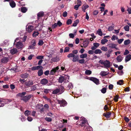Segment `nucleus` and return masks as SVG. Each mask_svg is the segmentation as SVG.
Returning a JSON list of instances; mask_svg holds the SVG:
<instances>
[{
	"label": "nucleus",
	"mask_w": 131,
	"mask_h": 131,
	"mask_svg": "<svg viewBox=\"0 0 131 131\" xmlns=\"http://www.w3.org/2000/svg\"><path fill=\"white\" fill-rule=\"evenodd\" d=\"M74 54L73 53H70L69 54L68 56L67 57L68 58L70 57H74Z\"/></svg>",
	"instance_id": "39"
},
{
	"label": "nucleus",
	"mask_w": 131,
	"mask_h": 131,
	"mask_svg": "<svg viewBox=\"0 0 131 131\" xmlns=\"http://www.w3.org/2000/svg\"><path fill=\"white\" fill-rule=\"evenodd\" d=\"M108 46L109 48H116V44L113 43H110L108 45Z\"/></svg>",
	"instance_id": "19"
},
{
	"label": "nucleus",
	"mask_w": 131,
	"mask_h": 131,
	"mask_svg": "<svg viewBox=\"0 0 131 131\" xmlns=\"http://www.w3.org/2000/svg\"><path fill=\"white\" fill-rule=\"evenodd\" d=\"M129 53V51L127 50L126 49L125 50V52L124 53V55H126L128 54Z\"/></svg>",
	"instance_id": "61"
},
{
	"label": "nucleus",
	"mask_w": 131,
	"mask_h": 131,
	"mask_svg": "<svg viewBox=\"0 0 131 131\" xmlns=\"http://www.w3.org/2000/svg\"><path fill=\"white\" fill-rule=\"evenodd\" d=\"M58 103L60 104L61 107H64L67 104L66 102L64 100H58Z\"/></svg>",
	"instance_id": "3"
},
{
	"label": "nucleus",
	"mask_w": 131,
	"mask_h": 131,
	"mask_svg": "<svg viewBox=\"0 0 131 131\" xmlns=\"http://www.w3.org/2000/svg\"><path fill=\"white\" fill-rule=\"evenodd\" d=\"M49 71L47 70L45 71L44 72L45 74L46 75H48L49 73Z\"/></svg>",
	"instance_id": "63"
},
{
	"label": "nucleus",
	"mask_w": 131,
	"mask_h": 131,
	"mask_svg": "<svg viewBox=\"0 0 131 131\" xmlns=\"http://www.w3.org/2000/svg\"><path fill=\"white\" fill-rule=\"evenodd\" d=\"M31 45L30 46V48L33 49L36 45V42L35 40H32L31 41Z\"/></svg>",
	"instance_id": "15"
},
{
	"label": "nucleus",
	"mask_w": 131,
	"mask_h": 131,
	"mask_svg": "<svg viewBox=\"0 0 131 131\" xmlns=\"http://www.w3.org/2000/svg\"><path fill=\"white\" fill-rule=\"evenodd\" d=\"M101 49L103 51H107L108 50L107 47H102L101 48Z\"/></svg>",
	"instance_id": "41"
},
{
	"label": "nucleus",
	"mask_w": 131,
	"mask_h": 131,
	"mask_svg": "<svg viewBox=\"0 0 131 131\" xmlns=\"http://www.w3.org/2000/svg\"><path fill=\"white\" fill-rule=\"evenodd\" d=\"M79 20L78 19H77L75 21L74 23L73 24V26L75 27L77 25V24L79 23Z\"/></svg>",
	"instance_id": "27"
},
{
	"label": "nucleus",
	"mask_w": 131,
	"mask_h": 131,
	"mask_svg": "<svg viewBox=\"0 0 131 131\" xmlns=\"http://www.w3.org/2000/svg\"><path fill=\"white\" fill-rule=\"evenodd\" d=\"M108 40L106 39H104L101 40V43L102 44H104L105 43L107 42Z\"/></svg>",
	"instance_id": "31"
},
{
	"label": "nucleus",
	"mask_w": 131,
	"mask_h": 131,
	"mask_svg": "<svg viewBox=\"0 0 131 131\" xmlns=\"http://www.w3.org/2000/svg\"><path fill=\"white\" fill-rule=\"evenodd\" d=\"M106 88H103L101 90V92L102 93H105L106 92Z\"/></svg>",
	"instance_id": "42"
},
{
	"label": "nucleus",
	"mask_w": 131,
	"mask_h": 131,
	"mask_svg": "<svg viewBox=\"0 0 131 131\" xmlns=\"http://www.w3.org/2000/svg\"><path fill=\"white\" fill-rule=\"evenodd\" d=\"M98 12L97 10H95L93 12V14L94 15H96L98 14Z\"/></svg>",
	"instance_id": "64"
},
{
	"label": "nucleus",
	"mask_w": 131,
	"mask_h": 131,
	"mask_svg": "<svg viewBox=\"0 0 131 131\" xmlns=\"http://www.w3.org/2000/svg\"><path fill=\"white\" fill-rule=\"evenodd\" d=\"M114 29V28L112 26H110L109 27L108 30L109 31H111Z\"/></svg>",
	"instance_id": "62"
},
{
	"label": "nucleus",
	"mask_w": 131,
	"mask_h": 131,
	"mask_svg": "<svg viewBox=\"0 0 131 131\" xmlns=\"http://www.w3.org/2000/svg\"><path fill=\"white\" fill-rule=\"evenodd\" d=\"M9 61V58L8 57H5L2 58L1 60V62L2 63H6Z\"/></svg>",
	"instance_id": "6"
},
{
	"label": "nucleus",
	"mask_w": 131,
	"mask_h": 131,
	"mask_svg": "<svg viewBox=\"0 0 131 131\" xmlns=\"http://www.w3.org/2000/svg\"><path fill=\"white\" fill-rule=\"evenodd\" d=\"M10 5L12 7H15L16 4L14 1H11L10 2Z\"/></svg>",
	"instance_id": "26"
},
{
	"label": "nucleus",
	"mask_w": 131,
	"mask_h": 131,
	"mask_svg": "<svg viewBox=\"0 0 131 131\" xmlns=\"http://www.w3.org/2000/svg\"><path fill=\"white\" fill-rule=\"evenodd\" d=\"M124 29L125 31H128L129 30V27L128 25H126L124 27Z\"/></svg>",
	"instance_id": "37"
},
{
	"label": "nucleus",
	"mask_w": 131,
	"mask_h": 131,
	"mask_svg": "<svg viewBox=\"0 0 131 131\" xmlns=\"http://www.w3.org/2000/svg\"><path fill=\"white\" fill-rule=\"evenodd\" d=\"M43 43V42L42 40H40L39 41V42L38 43V44L40 46H42V45Z\"/></svg>",
	"instance_id": "47"
},
{
	"label": "nucleus",
	"mask_w": 131,
	"mask_h": 131,
	"mask_svg": "<svg viewBox=\"0 0 131 131\" xmlns=\"http://www.w3.org/2000/svg\"><path fill=\"white\" fill-rule=\"evenodd\" d=\"M18 51L17 49L13 48L11 50L10 52L11 54H13L16 53Z\"/></svg>",
	"instance_id": "12"
},
{
	"label": "nucleus",
	"mask_w": 131,
	"mask_h": 131,
	"mask_svg": "<svg viewBox=\"0 0 131 131\" xmlns=\"http://www.w3.org/2000/svg\"><path fill=\"white\" fill-rule=\"evenodd\" d=\"M27 10V9L25 7L21 8V11L23 13H25Z\"/></svg>",
	"instance_id": "22"
},
{
	"label": "nucleus",
	"mask_w": 131,
	"mask_h": 131,
	"mask_svg": "<svg viewBox=\"0 0 131 131\" xmlns=\"http://www.w3.org/2000/svg\"><path fill=\"white\" fill-rule=\"evenodd\" d=\"M44 15V12L42 11H41L38 13L37 14L38 17L39 18L42 17Z\"/></svg>",
	"instance_id": "16"
},
{
	"label": "nucleus",
	"mask_w": 131,
	"mask_h": 131,
	"mask_svg": "<svg viewBox=\"0 0 131 131\" xmlns=\"http://www.w3.org/2000/svg\"><path fill=\"white\" fill-rule=\"evenodd\" d=\"M39 34V33L37 31L34 32L32 34V36L33 37H36Z\"/></svg>",
	"instance_id": "34"
},
{
	"label": "nucleus",
	"mask_w": 131,
	"mask_h": 131,
	"mask_svg": "<svg viewBox=\"0 0 131 131\" xmlns=\"http://www.w3.org/2000/svg\"><path fill=\"white\" fill-rule=\"evenodd\" d=\"M123 60V58L121 55H119L117 56L116 58V60L118 62H121Z\"/></svg>",
	"instance_id": "20"
},
{
	"label": "nucleus",
	"mask_w": 131,
	"mask_h": 131,
	"mask_svg": "<svg viewBox=\"0 0 131 131\" xmlns=\"http://www.w3.org/2000/svg\"><path fill=\"white\" fill-rule=\"evenodd\" d=\"M43 58V56H37L36 58L42 60Z\"/></svg>",
	"instance_id": "48"
},
{
	"label": "nucleus",
	"mask_w": 131,
	"mask_h": 131,
	"mask_svg": "<svg viewBox=\"0 0 131 131\" xmlns=\"http://www.w3.org/2000/svg\"><path fill=\"white\" fill-rule=\"evenodd\" d=\"M124 40V39H118L117 40L119 44H121L122 43V42Z\"/></svg>",
	"instance_id": "53"
},
{
	"label": "nucleus",
	"mask_w": 131,
	"mask_h": 131,
	"mask_svg": "<svg viewBox=\"0 0 131 131\" xmlns=\"http://www.w3.org/2000/svg\"><path fill=\"white\" fill-rule=\"evenodd\" d=\"M69 77L67 75H66L64 77L61 76L59 79V82L60 83H62L64 80L65 78L69 79Z\"/></svg>",
	"instance_id": "4"
},
{
	"label": "nucleus",
	"mask_w": 131,
	"mask_h": 131,
	"mask_svg": "<svg viewBox=\"0 0 131 131\" xmlns=\"http://www.w3.org/2000/svg\"><path fill=\"white\" fill-rule=\"evenodd\" d=\"M123 80H120L117 82V84L121 85L123 83Z\"/></svg>",
	"instance_id": "49"
},
{
	"label": "nucleus",
	"mask_w": 131,
	"mask_h": 131,
	"mask_svg": "<svg viewBox=\"0 0 131 131\" xmlns=\"http://www.w3.org/2000/svg\"><path fill=\"white\" fill-rule=\"evenodd\" d=\"M59 69L58 67H57L55 68H54L50 72V74L51 75H53L56 72L57 70H58Z\"/></svg>",
	"instance_id": "8"
},
{
	"label": "nucleus",
	"mask_w": 131,
	"mask_h": 131,
	"mask_svg": "<svg viewBox=\"0 0 131 131\" xmlns=\"http://www.w3.org/2000/svg\"><path fill=\"white\" fill-rule=\"evenodd\" d=\"M78 62L80 63H84L85 62V60L84 59H82L78 60Z\"/></svg>",
	"instance_id": "44"
},
{
	"label": "nucleus",
	"mask_w": 131,
	"mask_h": 131,
	"mask_svg": "<svg viewBox=\"0 0 131 131\" xmlns=\"http://www.w3.org/2000/svg\"><path fill=\"white\" fill-rule=\"evenodd\" d=\"M51 60L53 62H57L58 61V59L57 57L53 58L51 59Z\"/></svg>",
	"instance_id": "51"
},
{
	"label": "nucleus",
	"mask_w": 131,
	"mask_h": 131,
	"mask_svg": "<svg viewBox=\"0 0 131 131\" xmlns=\"http://www.w3.org/2000/svg\"><path fill=\"white\" fill-rule=\"evenodd\" d=\"M69 35L70 38H73L74 36V34L72 33L70 34Z\"/></svg>",
	"instance_id": "60"
},
{
	"label": "nucleus",
	"mask_w": 131,
	"mask_h": 131,
	"mask_svg": "<svg viewBox=\"0 0 131 131\" xmlns=\"http://www.w3.org/2000/svg\"><path fill=\"white\" fill-rule=\"evenodd\" d=\"M91 73V71L89 70H86L85 71V73L87 75H90Z\"/></svg>",
	"instance_id": "43"
},
{
	"label": "nucleus",
	"mask_w": 131,
	"mask_h": 131,
	"mask_svg": "<svg viewBox=\"0 0 131 131\" xmlns=\"http://www.w3.org/2000/svg\"><path fill=\"white\" fill-rule=\"evenodd\" d=\"M34 29V27L32 26H29L26 29L27 31L29 32H31Z\"/></svg>",
	"instance_id": "10"
},
{
	"label": "nucleus",
	"mask_w": 131,
	"mask_h": 131,
	"mask_svg": "<svg viewBox=\"0 0 131 131\" xmlns=\"http://www.w3.org/2000/svg\"><path fill=\"white\" fill-rule=\"evenodd\" d=\"M33 82L32 81H29L25 83V85L27 86H30L33 85Z\"/></svg>",
	"instance_id": "11"
},
{
	"label": "nucleus",
	"mask_w": 131,
	"mask_h": 131,
	"mask_svg": "<svg viewBox=\"0 0 131 131\" xmlns=\"http://www.w3.org/2000/svg\"><path fill=\"white\" fill-rule=\"evenodd\" d=\"M90 80L93 81L97 85H98L99 84V80L96 78H91Z\"/></svg>",
	"instance_id": "7"
},
{
	"label": "nucleus",
	"mask_w": 131,
	"mask_h": 131,
	"mask_svg": "<svg viewBox=\"0 0 131 131\" xmlns=\"http://www.w3.org/2000/svg\"><path fill=\"white\" fill-rule=\"evenodd\" d=\"M28 74L27 73H25L24 74H22L21 75V77L24 78H27L28 76Z\"/></svg>",
	"instance_id": "30"
},
{
	"label": "nucleus",
	"mask_w": 131,
	"mask_h": 131,
	"mask_svg": "<svg viewBox=\"0 0 131 131\" xmlns=\"http://www.w3.org/2000/svg\"><path fill=\"white\" fill-rule=\"evenodd\" d=\"M59 89L60 90L59 92L60 94H61L64 92V88L63 87L60 88Z\"/></svg>",
	"instance_id": "38"
},
{
	"label": "nucleus",
	"mask_w": 131,
	"mask_h": 131,
	"mask_svg": "<svg viewBox=\"0 0 131 131\" xmlns=\"http://www.w3.org/2000/svg\"><path fill=\"white\" fill-rule=\"evenodd\" d=\"M87 56V55L86 53H84L82 54L80 56V57L81 58H86Z\"/></svg>",
	"instance_id": "28"
},
{
	"label": "nucleus",
	"mask_w": 131,
	"mask_h": 131,
	"mask_svg": "<svg viewBox=\"0 0 131 131\" xmlns=\"http://www.w3.org/2000/svg\"><path fill=\"white\" fill-rule=\"evenodd\" d=\"M72 53L74 54H76L78 53V51L77 50H75L72 51Z\"/></svg>",
	"instance_id": "59"
},
{
	"label": "nucleus",
	"mask_w": 131,
	"mask_h": 131,
	"mask_svg": "<svg viewBox=\"0 0 131 131\" xmlns=\"http://www.w3.org/2000/svg\"><path fill=\"white\" fill-rule=\"evenodd\" d=\"M99 62L102 64H103L104 66V67L105 68H109L111 66L110 62L107 60L104 61H102L100 60V61Z\"/></svg>",
	"instance_id": "2"
},
{
	"label": "nucleus",
	"mask_w": 131,
	"mask_h": 131,
	"mask_svg": "<svg viewBox=\"0 0 131 131\" xmlns=\"http://www.w3.org/2000/svg\"><path fill=\"white\" fill-rule=\"evenodd\" d=\"M89 43V41L87 40H85L84 41L83 45L84 48L86 47L88 45Z\"/></svg>",
	"instance_id": "13"
},
{
	"label": "nucleus",
	"mask_w": 131,
	"mask_h": 131,
	"mask_svg": "<svg viewBox=\"0 0 131 131\" xmlns=\"http://www.w3.org/2000/svg\"><path fill=\"white\" fill-rule=\"evenodd\" d=\"M79 58V56L78 55H74V57L73 58V61L74 62L78 61Z\"/></svg>",
	"instance_id": "18"
},
{
	"label": "nucleus",
	"mask_w": 131,
	"mask_h": 131,
	"mask_svg": "<svg viewBox=\"0 0 131 131\" xmlns=\"http://www.w3.org/2000/svg\"><path fill=\"white\" fill-rule=\"evenodd\" d=\"M26 94V93L25 92H23L21 93H18L17 94V95L22 97H23V96L25 94Z\"/></svg>",
	"instance_id": "25"
},
{
	"label": "nucleus",
	"mask_w": 131,
	"mask_h": 131,
	"mask_svg": "<svg viewBox=\"0 0 131 131\" xmlns=\"http://www.w3.org/2000/svg\"><path fill=\"white\" fill-rule=\"evenodd\" d=\"M62 15L64 17H66L67 15V13L66 11L64 12L63 13Z\"/></svg>",
	"instance_id": "55"
},
{
	"label": "nucleus",
	"mask_w": 131,
	"mask_h": 131,
	"mask_svg": "<svg viewBox=\"0 0 131 131\" xmlns=\"http://www.w3.org/2000/svg\"><path fill=\"white\" fill-rule=\"evenodd\" d=\"M38 87V85H35L32 86L31 88V90L34 91L35 90L37 89Z\"/></svg>",
	"instance_id": "23"
},
{
	"label": "nucleus",
	"mask_w": 131,
	"mask_h": 131,
	"mask_svg": "<svg viewBox=\"0 0 131 131\" xmlns=\"http://www.w3.org/2000/svg\"><path fill=\"white\" fill-rule=\"evenodd\" d=\"M45 119L46 121L49 122H51L52 120L51 118L50 117H46Z\"/></svg>",
	"instance_id": "50"
},
{
	"label": "nucleus",
	"mask_w": 131,
	"mask_h": 131,
	"mask_svg": "<svg viewBox=\"0 0 131 131\" xmlns=\"http://www.w3.org/2000/svg\"><path fill=\"white\" fill-rule=\"evenodd\" d=\"M97 32L99 35L101 36L102 35V32L101 29H99L97 31Z\"/></svg>",
	"instance_id": "32"
},
{
	"label": "nucleus",
	"mask_w": 131,
	"mask_h": 131,
	"mask_svg": "<svg viewBox=\"0 0 131 131\" xmlns=\"http://www.w3.org/2000/svg\"><path fill=\"white\" fill-rule=\"evenodd\" d=\"M72 22V20L69 19H68L67 21V25H69L71 24Z\"/></svg>",
	"instance_id": "46"
},
{
	"label": "nucleus",
	"mask_w": 131,
	"mask_h": 131,
	"mask_svg": "<svg viewBox=\"0 0 131 131\" xmlns=\"http://www.w3.org/2000/svg\"><path fill=\"white\" fill-rule=\"evenodd\" d=\"M88 7H89V6L88 5H84L82 6V9H86V8H88Z\"/></svg>",
	"instance_id": "52"
},
{
	"label": "nucleus",
	"mask_w": 131,
	"mask_h": 131,
	"mask_svg": "<svg viewBox=\"0 0 131 131\" xmlns=\"http://www.w3.org/2000/svg\"><path fill=\"white\" fill-rule=\"evenodd\" d=\"M57 23H55L54 24L52 25V28H54L57 27Z\"/></svg>",
	"instance_id": "54"
},
{
	"label": "nucleus",
	"mask_w": 131,
	"mask_h": 131,
	"mask_svg": "<svg viewBox=\"0 0 131 131\" xmlns=\"http://www.w3.org/2000/svg\"><path fill=\"white\" fill-rule=\"evenodd\" d=\"M20 38H17L15 40V42L14 43V45L16 46V48L18 49H20L23 48L24 47L23 44L21 42L19 41L17 42L16 41L19 40H20Z\"/></svg>",
	"instance_id": "1"
},
{
	"label": "nucleus",
	"mask_w": 131,
	"mask_h": 131,
	"mask_svg": "<svg viewBox=\"0 0 131 131\" xmlns=\"http://www.w3.org/2000/svg\"><path fill=\"white\" fill-rule=\"evenodd\" d=\"M111 113L110 112H107V114H106V115L105 116V117L107 118H108L110 117V115H111Z\"/></svg>",
	"instance_id": "45"
},
{
	"label": "nucleus",
	"mask_w": 131,
	"mask_h": 131,
	"mask_svg": "<svg viewBox=\"0 0 131 131\" xmlns=\"http://www.w3.org/2000/svg\"><path fill=\"white\" fill-rule=\"evenodd\" d=\"M118 37L115 35H113L111 38V39L113 40H115L118 39Z\"/></svg>",
	"instance_id": "35"
},
{
	"label": "nucleus",
	"mask_w": 131,
	"mask_h": 131,
	"mask_svg": "<svg viewBox=\"0 0 131 131\" xmlns=\"http://www.w3.org/2000/svg\"><path fill=\"white\" fill-rule=\"evenodd\" d=\"M60 90L59 89H57L53 91L52 94H56L60 92Z\"/></svg>",
	"instance_id": "24"
},
{
	"label": "nucleus",
	"mask_w": 131,
	"mask_h": 131,
	"mask_svg": "<svg viewBox=\"0 0 131 131\" xmlns=\"http://www.w3.org/2000/svg\"><path fill=\"white\" fill-rule=\"evenodd\" d=\"M81 118L82 120V124H83L86 123L87 122L86 120L83 117H81Z\"/></svg>",
	"instance_id": "29"
},
{
	"label": "nucleus",
	"mask_w": 131,
	"mask_h": 131,
	"mask_svg": "<svg viewBox=\"0 0 131 131\" xmlns=\"http://www.w3.org/2000/svg\"><path fill=\"white\" fill-rule=\"evenodd\" d=\"M130 43V40H125L124 41V44L125 45H127Z\"/></svg>",
	"instance_id": "40"
},
{
	"label": "nucleus",
	"mask_w": 131,
	"mask_h": 131,
	"mask_svg": "<svg viewBox=\"0 0 131 131\" xmlns=\"http://www.w3.org/2000/svg\"><path fill=\"white\" fill-rule=\"evenodd\" d=\"M69 49L68 47H66L64 51V52H67L69 51Z\"/></svg>",
	"instance_id": "58"
},
{
	"label": "nucleus",
	"mask_w": 131,
	"mask_h": 131,
	"mask_svg": "<svg viewBox=\"0 0 131 131\" xmlns=\"http://www.w3.org/2000/svg\"><path fill=\"white\" fill-rule=\"evenodd\" d=\"M31 113V111L27 110L25 111L24 114L26 116H28Z\"/></svg>",
	"instance_id": "21"
},
{
	"label": "nucleus",
	"mask_w": 131,
	"mask_h": 131,
	"mask_svg": "<svg viewBox=\"0 0 131 131\" xmlns=\"http://www.w3.org/2000/svg\"><path fill=\"white\" fill-rule=\"evenodd\" d=\"M131 55L130 54L128 55L126 57L125 61L126 62L129 61L131 59Z\"/></svg>",
	"instance_id": "14"
},
{
	"label": "nucleus",
	"mask_w": 131,
	"mask_h": 131,
	"mask_svg": "<svg viewBox=\"0 0 131 131\" xmlns=\"http://www.w3.org/2000/svg\"><path fill=\"white\" fill-rule=\"evenodd\" d=\"M48 83V80L46 79H43L41 81V83L43 85H45Z\"/></svg>",
	"instance_id": "9"
},
{
	"label": "nucleus",
	"mask_w": 131,
	"mask_h": 131,
	"mask_svg": "<svg viewBox=\"0 0 131 131\" xmlns=\"http://www.w3.org/2000/svg\"><path fill=\"white\" fill-rule=\"evenodd\" d=\"M43 74V71L42 70H39L38 72V74L39 76Z\"/></svg>",
	"instance_id": "36"
},
{
	"label": "nucleus",
	"mask_w": 131,
	"mask_h": 131,
	"mask_svg": "<svg viewBox=\"0 0 131 131\" xmlns=\"http://www.w3.org/2000/svg\"><path fill=\"white\" fill-rule=\"evenodd\" d=\"M113 87V85L112 84H110L108 86V88L110 90H112Z\"/></svg>",
	"instance_id": "57"
},
{
	"label": "nucleus",
	"mask_w": 131,
	"mask_h": 131,
	"mask_svg": "<svg viewBox=\"0 0 131 131\" xmlns=\"http://www.w3.org/2000/svg\"><path fill=\"white\" fill-rule=\"evenodd\" d=\"M108 74V73L107 72L102 71L101 72L100 74L102 76H104L107 75Z\"/></svg>",
	"instance_id": "17"
},
{
	"label": "nucleus",
	"mask_w": 131,
	"mask_h": 131,
	"mask_svg": "<svg viewBox=\"0 0 131 131\" xmlns=\"http://www.w3.org/2000/svg\"><path fill=\"white\" fill-rule=\"evenodd\" d=\"M94 46L96 48H97L99 46V44L98 43H93Z\"/></svg>",
	"instance_id": "56"
},
{
	"label": "nucleus",
	"mask_w": 131,
	"mask_h": 131,
	"mask_svg": "<svg viewBox=\"0 0 131 131\" xmlns=\"http://www.w3.org/2000/svg\"><path fill=\"white\" fill-rule=\"evenodd\" d=\"M101 51L99 49H97L94 51V53L95 54L100 53H101Z\"/></svg>",
	"instance_id": "33"
},
{
	"label": "nucleus",
	"mask_w": 131,
	"mask_h": 131,
	"mask_svg": "<svg viewBox=\"0 0 131 131\" xmlns=\"http://www.w3.org/2000/svg\"><path fill=\"white\" fill-rule=\"evenodd\" d=\"M31 97V95H26L21 97V100L26 102L28 101Z\"/></svg>",
	"instance_id": "5"
}]
</instances>
